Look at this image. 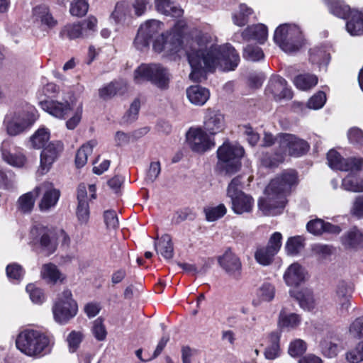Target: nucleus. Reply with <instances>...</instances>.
I'll list each match as a JSON object with an SVG mask.
<instances>
[{
	"label": "nucleus",
	"mask_w": 363,
	"mask_h": 363,
	"mask_svg": "<svg viewBox=\"0 0 363 363\" xmlns=\"http://www.w3.org/2000/svg\"><path fill=\"white\" fill-rule=\"evenodd\" d=\"M209 38L208 34L199 35L186 50L192 81L205 79L206 72H213L217 68L224 72L234 70L240 62L239 54L230 44L217 45Z\"/></svg>",
	"instance_id": "1"
},
{
	"label": "nucleus",
	"mask_w": 363,
	"mask_h": 363,
	"mask_svg": "<svg viewBox=\"0 0 363 363\" xmlns=\"http://www.w3.org/2000/svg\"><path fill=\"white\" fill-rule=\"evenodd\" d=\"M162 26V23L156 20L148 21L142 25L134 40L136 48L142 50L152 40L153 49L157 52L171 55L179 52L182 45V31L174 27L166 33L160 34Z\"/></svg>",
	"instance_id": "2"
},
{
	"label": "nucleus",
	"mask_w": 363,
	"mask_h": 363,
	"mask_svg": "<svg viewBox=\"0 0 363 363\" xmlns=\"http://www.w3.org/2000/svg\"><path fill=\"white\" fill-rule=\"evenodd\" d=\"M297 184V174L288 170L272 179L264 190L265 196L258 200V208L265 216L280 214L286 204V196Z\"/></svg>",
	"instance_id": "3"
},
{
	"label": "nucleus",
	"mask_w": 363,
	"mask_h": 363,
	"mask_svg": "<svg viewBox=\"0 0 363 363\" xmlns=\"http://www.w3.org/2000/svg\"><path fill=\"white\" fill-rule=\"evenodd\" d=\"M38 118L35 108L26 105L21 109L7 113L4 120V125L8 135L16 136L28 129Z\"/></svg>",
	"instance_id": "4"
},
{
	"label": "nucleus",
	"mask_w": 363,
	"mask_h": 363,
	"mask_svg": "<svg viewBox=\"0 0 363 363\" xmlns=\"http://www.w3.org/2000/svg\"><path fill=\"white\" fill-rule=\"evenodd\" d=\"M48 337L40 331L27 329L22 331L16 339V347L28 356H41L47 353L49 347Z\"/></svg>",
	"instance_id": "5"
},
{
	"label": "nucleus",
	"mask_w": 363,
	"mask_h": 363,
	"mask_svg": "<svg viewBox=\"0 0 363 363\" xmlns=\"http://www.w3.org/2000/svg\"><path fill=\"white\" fill-rule=\"evenodd\" d=\"M244 153V149L240 145L225 142L217 150V167L225 175L230 176L236 173L240 169V160Z\"/></svg>",
	"instance_id": "6"
},
{
	"label": "nucleus",
	"mask_w": 363,
	"mask_h": 363,
	"mask_svg": "<svg viewBox=\"0 0 363 363\" xmlns=\"http://www.w3.org/2000/svg\"><path fill=\"white\" fill-rule=\"evenodd\" d=\"M134 81L136 84L149 81L160 89H167L170 74L166 68L159 64H143L135 70Z\"/></svg>",
	"instance_id": "7"
},
{
	"label": "nucleus",
	"mask_w": 363,
	"mask_h": 363,
	"mask_svg": "<svg viewBox=\"0 0 363 363\" xmlns=\"http://www.w3.org/2000/svg\"><path fill=\"white\" fill-rule=\"evenodd\" d=\"M273 38L274 43L285 52H296L303 45L302 33L294 24L280 25L276 28Z\"/></svg>",
	"instance_id": "8"
},
{
	"label": "nucleus",
	"mask_w": 363,
	"mask_h": 363,
	"mask_svg": "<svg viewBox=\"0 0 363 363\" xmlns=\"http://www.w3.org/2000/svg\"><path fill=\"white\" fill-rule=\"evenodd\" d=\"M52 311L55 320L62 325L77 315L78 306L70 290L65 289L57 295Z\"/></svg>",
	"instance_id": "9"
},
{
	"label": "nucleus",
	"mask_w": 363,
	"mask_h": 363,
	"mask_svg": "<svg viewBox=\"0 0 363 363\" xmlns=\"http://www.w3.org/2000/svg\"><path fill=\"white\" fill-rule=\"evenodd\" d=\"M30 236L40 252L45 256L53 254L57 247V233L42 224H35L30 230Z\"/></svg>",
	"instance_id": "10"
},
{
	"label": "nucleus",
	"mask_w": 363,
	"mask_h": 363,
	"mask_svg": "<svg viewBox=\"0 0 363 363\" xmlns=\"http://www.w3.org/2000/svg\"><path fill=\"white\" fill-rule=\"evenodd\" d=\"M277 140L281 151L292 157H301L306 154L310 149L307 141L293 134L280 133L277 135Z\"/></svg>",
	"instance_id": "11"
},
{
	"label": "nucleus",
	"mask_w": 363,
	"mask_h": 363,
	"mask_svg": "<svg viewBox=\"0 0 363 363\" xmlns=\"http://www.w3.org/2000/svg\"><path fill=\"white\" fill-rule=\"evenodd\" d=\"M186 138L189 148L196 153H204L215 146L213 140L201 128H191Z\"/></svg>",
	"instance_id": "12"
},
{
	"label": "nucleus",
	"mask_w": 363,
	"mask_h": 363,
	"mask_svg": "<svg viewBox=\"0 0 363 363\" xmlns=\"http://www.w3.org/2000/svg\"><path fill=\"white\" fill-rule=\"evenodd\" d=\"M328 165L335 169L340 171L360 170L363 167L362 158L351 157L344 159L335 150H330L327 155Z\"/></svg>",
	"instance_id": "13"
},
{
	"label": "nucleus",
	"mask_w": 363,
	"mask_h": 363,
	"mask_svg": "<svg viewBox=\"0 0 363 363\" xmlns=\"http://www.w3.org/2000/svg\"><path fill=\"white\" fill-rule=\"evenodd\" d=\"M38 196L43 191V196L39 203V208L41 211L46 212L54 208L60 196L59 190L53 187L50 182H44L35 187Z\"/></svg>",
	"instance_id": "14"
},
{
	"label": "nucleus",
	"mask_w": 363,
	"mask_h": 363,
	"mask_svg": "<svg viewBox=\"0 0 363 363\" xmlns=\"http://www.w3.org/2000/svg\"><path fill=\"white\" fill-rule=\"evenodd\" d=\"M1 152L3 160L11 166L21 167L26 163V159L21 150L13 145L9 139L2 142Z\"/></svg>",
	"instance_id": "15"
},
{
	"label": "nucleus",
	"mask_w": 363,
	"mask_h": 363,
	"mask_svg": "<svg viewBox=\"0 0 363 363\" xmlns=\"http://www.w3.org/2000/svg\"><path fill=\"white\" fill-rule=\"evenodd\" d=\"M63 150V144L60 141L50 143L40 154V171L42 174L46 173L52 163Z\"/></svg>",
	"instance_id": "16"
},
{
	"label": "nucleus",
	"mask_w": 363,
	"mask_h": 363,
	"mask_svg": "<svg viewBox=\"0 0 363 363\" xmlns=\"http://www.w3.org/2000/svg\"><path fill=\"white\" fill-rule=\"evenodd\" d=\"M266 92L271 94L277 101L284 99H291L293 97L292 91L286 86V81L279 76L271 77Z\"/></svg>",
	"instance_id": "17"
},
{
	"label": "nucleus",
	"mask_w": 363,
	"mask_h": 363,
	"mask_svg": "<svg viewBox=\"0 0 363 363\" xmlns=\"http://www.w3.org/2000/svg\"><path fill=\"white\" fill-rule=\"evenodd\" d=\"M220 267L230 275L238 278L240 275L242 264L239 257L230 250L218 258Z\"/></svg>",
	"instance_id": "18"
},
{
	"label": "nucleus",
	"mask_w": 363,
	"mask_h": 363,
	"mask_svg": "<svg viewBox=\"0 0 363 363\" xmlns=\"http://www.w3.org/2000/svg\"><path fill=\"white\" fill-rule=\"evenodd\" d=\"M340 338L333 331L328 332L320 342L321 353L328 358L336 357L340 350Z\"/></svg>",
	"instance_id": "19"
},
{
	"label": "nucleus",
	"mask_w": 363,
	"mask_h": 363,
	"mask_svg": "<svg viewBox=\"0 0 363 363\" xmlns=\"http://www.w3.org/2000/svg\"><path fill=\"white\" fill-rule=\"evenodd\" d=\"M40 106L45 111L57 118H65L71 111L70 104L54 100H45L40 102Z\"/></svg>",
	"instance_id": "20"
},
{
	"label": "nucleus",
	"mask_w": 363,
	"mask_h": 363,
	"mask_svg": "<svg viewBox=\"0 0 363 363\" xmlns=\"http://www.w3.org/2000/svg\"><path fill=\"white\" fill-rule=\"evenodd\" d=\"M240 36L245 41L255 40L263 44L268 37L267 27L262 23L249 26L241 32Z\"/></svg>",
	"instance_id": "21"
},
{
	"label": "nucleus",
	"mask_w": 363,
	"mask_h": 363,
	"mask_svg": "<svg viewBox=\"0 0 363 363\" xmlns=\"http://www.w3.org/2000/svg\"><path fill=\"white\" fill-rule=\"evenodd\" d=\"M224 126V117L219 112L208 109L204 118V128L211 135L222 130Z\"/></svg>",
	"instance_id": "22"
},
{
	"label": "nucleus",
	"mask_w": 363,
	"mask_h": 363,
	"mask_svg": "<svg viewBox=\"0 0 363 363\" xmlns=\"http://www.w3.org/2000/svg\"><path fill=\"white\" fill-rule=\"evenodd\" d=\"M306 272L298 263L291 264L284 274L286 284L290 286H297L306 280Z\"/></svg>",
	"instance_id": "23"
},
{
	"label": "nucleus",
	"mask_w": 363,
	"mask_h": 363,
	"mask_svg": "<svg viewBox=\"0 0 363 363\" xmlns=\"http://www.w3.org/2000/svg\"><path fill=\"white\" fill-rule=\"evenodd\" d=\"M33 16L34 21L40 23L45 28L51 29L57 24V20L53 18L45 5L35 6L33 11Z\"/></svg>",
	"instance_id": "24"
},
{
	"label": "nucleus",
	"mask_w": 363,
	"mask_h": 363,
	"mask_svg": "<svg viewBox=\"0 0 363 363\" xmlns=\"http://www.w3.org/2000/svg\"><path fill=\"white\" fill-rule=\"evenodd\" d=\"M186 96L192 104L203 106L208 100L210 91L201 86L194 85L186 89Z\"/></svg>",
	"instance_id": "25"
},
{
	"label": "nucleus",
	"mask_w": 363,
	"mask_h": 363,
	"mask_svg": "<svg viewBox=\"0 0 363 363\" xmlns=\"http://www.w3.org/2000/svg\"><path fill=\"white\" fill-rule=\"evenodd\" d=\"M232 210L236 214L250 213L254 206L253 198L247 194H241L238 197L231 200Z\"/></svg>",
	"instance_id": "26"
},
{
	"label": "nucleus",
	"mask_w": 363,
	"mask_h": 363,
	"mask_svg": "<svg viewBox=\"0 0 363 363\" xmlns=\"http://www.w3.org/2000/svg\"><path fill=\"white\" fill-rule=\"evenodd\" d=\"M341 242L345 248L363 247V233L357 228H353L341 237Z\"/></svg>",
	"instance_id": "27"
},
{
	"label": "nucleus",
	"mask_w": 363,
	"mask_h": 363,
	"mask_svg": "<svg viewBox=\"0 0 363 363\" xmlns=\"http://www.w3.org/2000/svg\"><path fill=\"white\" fill-rule=\"evenodd\" d=\"M126 91V82L123 80L114 81L101 88L99 96L104 100H108L117 94H123Z\"/></svg>",
	"instance_id": "28"
},
{
	"label": "nucleus",
	"mask_w": 363,
	"mask_h": 363,
	"mask_svg": "<svg viewBox=\"0 0 363 363\" xmlns=\"http://www.w3.org/2000/svg\"><path fill=\"white\" fill-rule=\"evenodd\" d=\"M346 23V30L351 35H363V13L353 10Z\"/></svg>",
	"instance_id": "29"
},
{
	"label": "nucleus",
	"mask_w": 363,
	"mask_h": 363,
	"mask_svg": "<svg viewBox=\"0 0 363 363\" xmlns=\"http://www.w3.org/2000/svg\"><path fill=\"white\" fill-rule=\"evenodd\" d=\"M40 274L43 279L52 284H55L58 281L62 282L65 279V276L62 274L57 267L52 263L43 264Z\"/></svg>",
	"instance_id": "30"
},
{
	"label": "nucleus",
	"mask_w": 363,
	"mask_h": 363,
	"mask_svg": "<svg viewBox=\"0 0 363 363\" xmlns=\"http://www.w3.org/2000/svg\"><path fill=\"white\" fill-rule=\"evenodd\" d=\"M350 292L347 284L345 282H340L336 289L335 300L340 305V309L343 313L348 310L350 303Z\"/></svg>",
	"instance_id": "31"
},
{
	"label": "nucleus",
	"mask_w": 363,
	"mask_h": 363,
	"mask_svg": "<svg viewBox=\"0 0 363 363\" xmlns=\"http://www.w3.org/2000/svg\"><path fill=\"white\" fill-rule=\"evenodd\" d=\"M155 247L158 254L164 258L172 259L174 255V248L170 235L165 234L161 237L157 242L155 243Z\"/></svg>",
	"instance_id": "32"
},
{
	"label": "nucleus",
	"mask_w": 363,
	"mask_h": 363,
	"mask_svg": "<svg viewBox=\"0 0 363 363\" xmlns=\"http://www.w3.org/2000/svg\"><path fill=\"white\" fill-rule=\"evenodd\" d=\"M309 60L313 64L318 66H326L330 59V53L325 47H315L309 51Z\"/></svg>",
	"instance_id": "33"
},
{
	"label": "nucleus",
	"mask_w": 363,
	"mask_h": 363,
	"mask_svg": "<svg viewBox=\"0 0 363 363\" xmlns=\"http://www.w3.org/2000/svg\"><path fill=\"white\" fill-rule=\"evenodd\" d=\"M330 11L333 15L340 18H347L350 16V8L340 0H324Z\"/></svg>",
	"instance_id": "34"
},
{
	"label": "nucleus",
	"mask_w": 363,
	"mask_h": 363,
	"mask_svg": "<svg viewBox=\"0 0 363 363\" xmlns=\"http://www.w3.org/2000/svg\"><path fill=\"white\" fill-rule=\"evenodd\" d=\"M301 323V318L296 313H287L285 308H283L279 315V326L281 328H295Z\"/></svg>",
	"instance_id": "35"
},
{
	"label": "nucleus",
	"mask_w": 363,
	"mask_h": 363,
	"mask_svg": "<svg viewBox=\"0 0 363 363\" xmlns=\"http://www.w3.org/2000/svg\"><path fill=\"white\" fill-rule=\"evenodd\" d=\"M155 7L158 12L165 16L179 17L183 14V10L173 6L170 0H155Z\"/></svg>",
	"instance_id": "36"
},
{
	"label": "nucleus",
	"mask_w": 363,
	"mask_h": 363,
	"mask_svg": "<svg viewBox=\"0 0 363 363\" xmlns=\"http://www.w3.org/2000/svg\"><path fill=\"white\" fill-rule=\"evenodd\" d=\"M96 140H91L85 145H83L76 154L75 164L78 168L84 167L86 162L88 156L92 153L93 148L96 145Z\"/></svg>",
	"instance_id": "37"
},
{
	"label": "nucleus",
	"mask_w": 363,
	"mask_h": 363,
	"mask_svg": "<svg viewBox=\"0 0 363 363\" xmlns=\"http://www.w3.org/2000/svg\"><path fill=\"white\" fill-rule=\"evenodd\" d=\"M253 14V10L245 4L239 6V9L233 14L232 18L234 24L242 27L249 21V18Z\"/></svg>",
	"instance_id": "38"
},
{
	"label": "nucleus",
	"mask_w": 363,
	"mask_h": 363,
	"mask_svg": "<svg viewBox=\"0 0 363 363\" xmlns=\"http://www.w3.org/2000/svg\"><path fill=\"white\" fill-rule=\"evenodd\" d=\"M294 83L298 89L306 91L317 84L318 77L311 74H299L294 78Z\"/></svg>",
	"instance_id": "39"
},
{
	"label": "nucleus",
	"mask_w": 363,
	"mask_h": 363,
	"mask_svg": "<svg viewBox=\"0 0 363 363\" xmlns=\"http://www.w3.org/2000/svg\"><path fill=\"white\" fill-rule=\"evenodd\" d=\"M38 196L35 188L33 191L28 192L19 197L18 200V208L23 213L30 212L35 203V199Z\"/></svg>",
	"instance_id": "40"
},
{
	"label": "nucleus",
	"mask_w": 363,
	"mask_h": 363,
	"mask_svg": "<svg viewBox=\"0 0 363 363\" xmlns=\"http://www.w3.org/2000/svg\"><path fill=\"white\" fill-rule=\"evenodd\" d=\"M277 254L266 246L258 247L255 253V260L261 265L268 266L274 260Z\"/></svg>",
	"instance_id": "41"
},
{
	"label": "nucleus",
	"mask_w": 363,
	"mask_h": 363,
	"mask_svg": "<svg viewBox=\"0 0 363 363\" xmlns=\"http://www.w3.org/2000/svg\"><path fill=\"white\" fill-rule=\"evenodd\" d=\"M296 298L298 301L300 306L304 310L311 311L315 306L313 294L311 289H306L298 292Z\"/></svg>",
	"instance_id": "42"
},
{
	"label": "nucleus",
	"mask_w": 363,
	"mask_h": 363,
	"mask_svg": "<svg viewBox=\"0 0 363 363\" xmlns=\"http://www.w3.org/2000/svg\"><path fill=\"white\" fill-rule=\"evenodd\" d=\"M342 187L349 191H363V179H359L356 175L350 174L342 179Z\"/></svg>",
	"instance_id": "43"
},
{
	"label": "nucleus",
	"mask_w": 363,
	"mask_h": 363,
	"mask_svg": "<svg viewBox=\"0 0 363 363\" xmlns=\"http://www.w3.org/2000/svg\"><path fill=\"white\" fill-rule=\"evenodd\" d=\"M50 139V132L45 128H39L30 137L31 145L35 149H40Z\"/></svg>",
	"instance_id": "44"
},
{
	"label": "nucleus",
	"mask_w": 363,
	"mask_h": 363,
	"mask_svg": "<svg viewBox=\"0 0 363 363\" xmlns=\"http://www.w3.org/2000/svg\"><path fill=\"white\" fill-rule=\"evenodd\" d=\"M60 34L62 37H66L71 40L87 36L86 32L84 33L83 31L81 23H73L65 26Z\"/></svg>",
	"instance_id": "45"
},
{
	"label": "nucleus",
	"mask_w": 363,
	"mask_h": 363,
	"mask_svg": "<svg viewBox=\"0 0 363 363\" xmlns=\"http://www.w3.org/2000/svg\"><path fill=\"white\" fill-rule=\"evenodd\" d=\"M130 15L131 10L129 4L126 1H121L116 5L111 16L117 23H120L125 21Z\"/></svg>",
	"instance_id": "46"
},
{
	"label": "nucleus",
	"mask_w": 363,
	"mask_h": 363,
	"mask_svg": "<svg viewBox=\"0 0 363 363\" xmlns=\"http://www.w3.org/2000/svg\"><path fill=\"white\" fill-rule=\"evenodd\" d=\"M345 359L349 363L363 362V341H360L354 349L347 351Z\"/></svg>",
	"instance_id": "47"
},
{
	"label": "nucleus",
	"mask_w": 363,
	"mask_h": 363,
	"mask_svg": "<svg viewBox=\"0 0 363 363\" xmlns=\"http://www.w3.org/2000/svg\"><path fill=\"white\" fill-rule=\"evenodd\" d=\"M257 295L261 301L269 302L274 298L275 288L269 283H264L258 289Z\"/></svg>",
	"instance_id": "48"
},
{
	"label": "nucleus",
	"mask_w": 363,
	"mask_h": 363,
	"mask_svg": "<svg viewBox=\"0 0 363 363\" xmlns=\"http://www.w3.org/2000/svg\"><path fill=\"white\" fill-rule=\"evenodd\" d=\"M227 212L224 204L220 203L217 206L209 207L205 209V213L207 220L215 221L225 215Z\"/></svg>",
	"instance_id": "49"
},
{
	"label": "nucleus",
	"mask_w": 363,
	"mask_h": 363,
	"mask_svg": "<svg viewBox=\"0 0 363 363\" xmlns=\"http://www.w3.org/2000/svg\"><path fill=\"white\" fill-rule=\"evenodd\" d=\"M262 50L256 45H248L243 51V57L250 61H258L264 57Z\"/></svg>",
	"instance_id": "50"
},
{
	"label": "nucleus",
	"mask_w": 363,
	"mask_h": 363,
	"mask_svg": "<svg viewBox=\"0 0 363 363\" xmlns=\"http://www.w3.org/2000/svg\"><path fill=\"white\" fill-rule=\"evenodd\" d=\"M284 160L282 153H275L274 155L268 152L264 153L261 157L262 164L266 167H274L279 165Z\"/></svg>",
	"instance_id": "51"
},
{
	"label": "nucleus",
	"mask_w": 363,
	"mask_h": 363,
	"mask_svg": "<svg viewBox=\"0 0 363 363\" xmlns=\"http://www.w3.org/2000/svg\"><path fill=\"white\" fill-rule=\"evenodd\" d=\"M6 272L8 278L12 281H20L24 275V270L22 267L17 263L9 264L6 267Z\"/></svg>",
	"instance_id": "52"
},
{
	"label": "nucleus",
	"mask_w": 363,
	"mask_h": 363,
	"mask_svg": "<svg viewBox=\"0 0 363 363\" xmlns=\"http://www.w3.org/2000/svg\"><path fill=\"white\" fill-rule=\"evenodd\" d=\"M242 187L241 177L238 176L233 178L227 189V196L233 199L241 194H245L240 189Z\"/></svg>",
	"instance_id": "53"
},
{
	"label": "nucleus",
	"mask_w": 363,
	"mask_h": 363,
	"mask_svg": "<svg viewBox=\"0 0 363 363\" xmlns=\"http://www.w3.org/2000/svg\"><path fill=\"white\" fill-rule=\"evenodd\" d=\"M271 340L272 344L264 351V356L267 359H274L279 356L280 353L278 336L272 335Z\"/></svg>",
	"instance_id": "54"
},
{
	"label": "nucleus",
	"mask_w": 363,
	"mask_h": 363,
	"mask_svg": "<svg viewBox=\"0 0 363 363\" xmlns=\"http://www.w3.org/2000/svg\"><path fill=\"white\" fill-rule=\"evenodd\" d=\"M26 291L29 294L33 303L41 304L44 302L45 297L41 289L36 287L33 284H29L26 286Z\"/></svg>",
	"instance_id": "55"
},
{
	"label": "nucleus",
	"mask_w": 363,
	"mask_h": 363,
	"mask_svg": "<svg viewBox=\"0 0 363 363\" xmlns=\"http://www.w3.org/2000/svg\"><path fill=\"white\" fill-rule=\"evenodd\" d=\"M302 247V240L299 236L289 238L285 246L287 254L290 255L298 254Z\"/></svg>",
	"instance_id": "56"
},
{
	"label": "nucleus",
	"mask_w": 363,
	"mask_h": 363,
	"mask_svg": "<svg viewBox=\"0 0 363 363\" xmlns=\"http://www.w3.org/2000/svg\"><path fill=\"white\" fill-rule=\"evenodd\" d=\"M349 333L353 338L360 339L363 337V316L357 318L350 324Z\"/></svg>",
	"instance_id": "57"
},
{
	"label": "nucleus",
	"mask_w": 363,
	"mask_h": 363,
	"mask_svg": "<svg viewBox=\"0 0 363 363\" xmlns=\"http://www.w3.org/2000/svg\"><path fill=\"white\" fill-rule=\"evenodd\" d=\"M161 172V166L160 162H152L149 169L146 172L145 181L147 184H152L158 177Z\"/></svg>",
	"instance_id": "58"
},
{
	"label": "nucleus",
	"mask_w": 363,
	"mask_h": 363,
	"mask_svg": "<svg viewBox=\"0 0 363 363\" xmlns=\"http://www.w3.org/2000/svg\"><path fill=\"white\" fill-rule=\"evenodd\" d=\"M326 101V95L325 92L319 91L314 94L308 100L307 106L309 108L312 109H320L321 108Z\"/></svg>",
	"instance_id": "59"
},
{
	"label": "nucleus",
	"mask_w": 363,
	"mask_h": 363,
	"mask_svg": "<svg viewBox=\"0 0 363 363\" xmlns=\"http://www.w3.org/2000/svg\"><path fill=\"white\" fill-rule=\"evenodd\" d=\"M306 342L301 340L297 339L291 342L289 347V354L291 357H298L303 354L306 350Z\"/></svg>",
	"instance_id": "60"
},
{
	"label": "nucleus",
	"mask_w": 363,
	"mask_h": 363,
	"mask_svg": "<svg viewBox=\"0 0 363 363\" xmlns=\"http://www.w3.org/2000/svg\"><path fill=\"white\" fill-rule=\"evenodd\" d=\"M92 333L95 338L99 341L106 339V330L101 318L96 319L93 323Z\"/></svg>",
	"instance_id": "61"
},
{
	"label": "nucleus",
	"mask_w": 363,
	"mask_h": 363,
	"mask_svg": "<svg viewBox=\"0 0 363 363\" xmlns=\"http://www.w3.org/2000/svg\"><path fill=\"white\" fill-rule=\"evenodd\" d=\"M77 216L82 225H85L89 219V207L87 202L80 201L77 208Z\"/></svg>",
	"instance_id": "62"
},
{
	"label": "nucleus",
	"mask_w": 363,
	"mask_h": 363,
	"mask_svg": "<svg viewBox=\"0 0 363 363\" xmlns=\"http://www.w3.org/2000/svg\"><path fill=\"white\" fill-rule=\"evenodd\" d=\"M88 9L89 4L87 2L76 0L72 3L69 11L72 16H82L86 13Z\"/></svg>",
	"instance_id": "63"
},
{
	"label": "nucleus",
	"mask_w": 363,
	"mask_h": 363,
	"mask_svg": "<svg viewBox=\"0 0 363 363\" xmlns=\"http://www.w3.org/2000/svg\"><path fill=\"white\" fill-rule=\"evenodd\" d=\"M347 137L350 143L361 146L363 145V131L358 128H352L347 133Z\"/></svg>",
	"instance_id": "64"
}]
</instances>
